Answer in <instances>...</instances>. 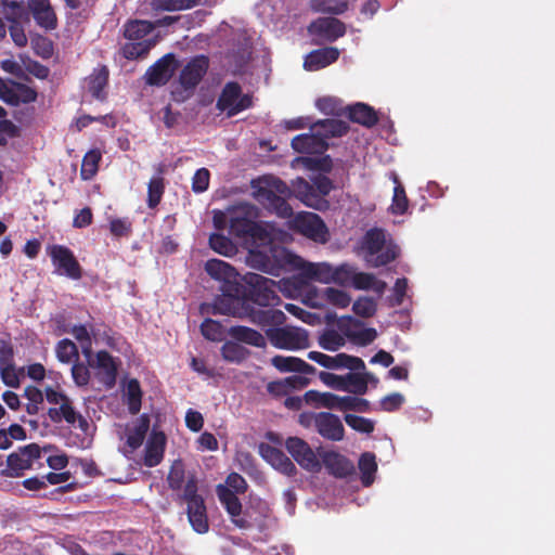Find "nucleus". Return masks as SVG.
<instances>
[{
    "mask_svg": "<svg viewBox=\"0 0 555 555\" xmlns=\"http://www.w3.org/2000/svg\"><path fill=\"white\" fill-rule=\"evenodd\" d=\"M244 317H248L254 324L261 327H278L286 320V315L282 310L274 309V307H268V309H256L251 307L250 304L244 308L243 318Z\"/></svg>",
    "mask_w": 555,
    "mask_h": 555,
    "instance_id": "19",
    "label": "nucleus"
},
{
    "mask_svg": "<svg viewBox=\"0 0 555 555\" xmlns=\"http://www.w3.org/2000/svg\"><path fill=\"white\" fill-rule=\"evenodd\" d=\"M37 98L38 93L34 88L22 82L13 81L12 101L9 102V105L29 104L35 102Z\"/></svg>",
    "mask_w": 555,
    "mask_h": 555,
    "instance_id": "40",
    "label": "nucleus"
},
{
    "mask_svg": "<svg viewBox=\"0 0 555 555\" xmlns=\"http://www.w3.org/2000/svg\"><path fill=\"white\" fill-rule=\"evenodd\" d=\"M56 358L62 363H70L73 360H78V348L74 341L64 338L56 344L55 347Z\"/></svg>",
    "mask_w": 555,
    "mask_h": 555,
    "instance_id": "48",
    "label": "nucleus"
},
{
    "mask_svg": "<svg viewBox=\"0 0 555 555\" xmlns=\"http://www.w3.org/2000/svg\"><path fill=\"white\" fill-rule=\"evenodd\" d=\"M109 70L107 66L101 65L93 69L87 78L88 91L96 100H104L106 96L105 88L108 83Z\"/></svg>",
    "mask_w": 555,
    "mask_h": 555,
    "instance_id": "29",
    "label": "nucleus"
},
{
    "mask_svg": "<svg viewBox=\"0 0 555 555\" xmlns=\"http://www.w3.org/2000/svg\"><path fill=\"white\" fill-rule=\"evenodd\" d=\"M209 68V59L206 55L192 57L181 69L179 86L171 91V98L177 103L190 99Z\"/></svg>",
    "mask_w": 555,
    "mask_h": 555,
    "instance_id": "6",
    "label": "nucleus"
},
{
    "mask_svg": "<svg viewBox=\"0 0 555 555\" xmlns=\"http://www.w3.org/2000/svg\"><path fill=\"white\" fill-rule=\"evenodd\" d=\"M409 207V199L402 184L398 183L393 189L391 211L395 215H403Z\"/></svg>",
    "mask_w": 555,
    "mask_h": 555,
    "instance_id": "57",
    "label": "nucleus"
},
{
    "mask_svg": "<svg viewBox=\"0 0 555 555\" xmlns=\"http://www.w3.org/2000/svg\"><path fill=\"white\" fill-rule=\"evenodd\" d=\"M359 469L361 472L362 485L369 487L372 485L374 474L377 470L375 455L371 452L363 453L359 459Z\"/></svg>",
    "mask_w": 555,
    "mask_h": 555,
    "instance_id": "42",
    "label": "nucleus"
},
{
    "mask_svg": "<svg viewBox=\"0 0 555 555\" xmlns=\"http://www.w3.org/2000/svg\"><path fill=\"white\" fill-rule=\"evenodd\" d=\"M186 478L185 466L182 460L173 461L167 476L168 487L172 491H179L183 488Z\"/></svg>",
    "mask_w": 555,
    "mask_h": 555,
    "instance_id": "45",
    "label": "nucleus"
},
{
    "mask_svg": "<svg viewBox=\"0 0 555 555\" xmlns=\"http://www.w3.org/2000/svg\"><path fill=\"white\" fill-rule=\"evenodd\" d=\"M28 9L39 26L46 29L56 27V15L49 0H28Z\"/></svg>",
    "mask_w": 555,
    "mask_h": 555,
    "instance_id": "26",
    "label": "nucleus"
},
{
    "mask_svg": "<svg viewBox=\"0 0 555 555\" xmlns=\"http://www.w3.org/2000/svg\"><path fill=\"white\" fill-rule=\"evenodd\" d=\"M209 246L216 253L225 257L233 256L236 253V246L223 234L212 233L209 236Z\"/></svg>",
    "mask_w": 555,
    "mask_h": 555,
    "instance_id": "47",
    "label": "nucleus"
},
{
    "mask_svg": "<svg viewBox=\"0 0 555 555\" xmlns=\"http://www.w3.org/2000/svg\"><path fill=\"white\" fill-rule=\"evenodd\" d=\"M291 145L294 151L301 154H321L328 147L327 141L320 132L298 134L293 138Z\"/></svg>",
    "mask_w": 555,
    "mask_h": 555,
    "instance_id": "22",
    "label": "nucleus"
},
{
    "mask_svg": "<svg viewBox=\"0 0 555 555\" xmlns=\"http://www.w3.org/2000/svg\"><path fill=\"white\" fill-rule=\"evenodd\" d=\"M266 336L270 344L279 349L300 350L310 346L309 333L305 328L296 326H278L266 330Z\"/></svg>",
    "mask_w": 555,
    "mask_h": 555,
    "instance_id": "9",
    "label": "nucleus"
},
{
    "mask_svg": "<svg viewBox=\"0 0 555 555\" xmlns=\"http://www.w3.org/2000/svg\"><path fill=\"white\" fill-rule=\"evenodd\" d=\"M345 113L352 122H357L366 128H372L378 121L376 111L362 102L347 106Z\"/></svg>",
    "mask_w": 555,
    "mask_h": 555,
    "instance_id": "28",
    "label": "nucleus"
},
{
    "mask_svg": "<svg viewBox=\"0 0 555 555\" xmlns=\"http://www.w3.org/2000/svg\"><path fill=\"white\" fill-rule=\"evenodd\" d=\"M309 33L333 42L346 34L345 24L335 17H319L309 26Z\"/></svg>",
    "mask_w": 555,
    "mask_h": 555,
    "instance_id": "21",
    "label": "nucleus"
},
{
    "mask_svg": "<svg viewBox=\"0 0 555 555\" xmlns=\"http://www.w3.org/2000/svg\"><path fill=\"white\" fill-rule=\"evenodd\" d=\"M285 448L294 461L305 470L318 474L322 469L319 453L309 443L299 437H289L285 441Z\"/></svg>",
    "mask_w": 555,
    "mask_h": 555,
    "instance_id": "12",
    "label": "nucleus"
},
{
    "mask_svg": "<svg viewBox=\"0 0 555 555\" xmlns=\"http://www.w3.org/2000/svg\"><path fill=\"white\" fill-rule=\"evenodd\" d=\"M244 282L248 287L247 304L254 302L261 307H275L281 298L275 291V281L258 273H247Z\"/></svg>",
    "mask_w": 555,
    "mask_h": 555,
    "instance_id": "8",
    "label": "nucleus"
},
{
    "mask_svg": "<svg viewBox=\"0 0 555 555\" xmlns=\"http://www.w3.org/2000/svg\"><path fill=\"white\" fill-rule=\"evenodd\" d=\"M149 428H150V417L149 415L146 414H142L134 427L129 430L128 435H127V446L132 450H137L139 449L144 439H145V436L149 431Z\"/></svg>",
    "mask_w": 555,
    "mask_h": 555,
    "instance_id": "35",
    "label": "nucleus"
},
{
    "mask_svg": "<svg viewBox=\"0 0 555 555\" xmlns=\"http://www.w3.org/2000/svg\"><path fill=\"white\" fill-rule=\"evenodd\" d=\"M155 29V24L143 20H130L124 25V36L129 41L146 40L145 37Z\"/></svg>",
    "mask_w": 555,
    "mask_h": 555,
    "instance_id": "32",
    "label": "nucleus"
},
{
    "mask_svg": "<svg viewBox=\"0 0 555 555\" xmlns=\"http://www.w3.org/2000/svg\"><path fill=\"white\" fill-rule=\"evenodd\" d=\"M176 57L172 53L165 54L145 73V82L149 86H165L173 76Z\"/></svg>",
    "mask_w": 555,
    "mask_h": 555,
    "instance_id": "17",
    "label": "nucleus"
},
{
    "mask_svg": "<svg viewBox=\"0 0 555 555\" xmlns=\"http://www.w3.org/2000/svg\"><path fill=\"white\" fill-rule=\"evenodd\" d=\"M314 127H320L322 129L320 133L325 138V141L328 138L343 137L349 131L348 122L340 119L319 120Z\"/></svg>",
    "mask_w": 555,
    "mask_h": 555,
    "instance_id": "39",
    "label": "nucleus"
},
{
    "mask_svg": "<svg viewBox=\"0 0 555 555\" xmlns=\"http://www.w3.org/2000/svg\"><path fill=\"white\" fill-rule=\"evenodd\" d=\"M319 378L324 385H326L330 388L341 391L347 389V386L345 384V375L340 376L334 373L321 371L319 372Z\"/></svg>",
    "mask_w": 555,
    "mask_h": 555,
    "instance_id": "62",
    "label": "nucleus"
},
{
    "mask_svg": "<svg viewBox=\"0 0 555 555\" xmlns=\"http://www.w3.org/2000/svg\"><path fill=\"white\" fill-rule=\"evenodd\" d=\"M339 328L350 340L360 346H367L377 337V332L373 327L361 328L359 331H350L345 328L344 322H340Z\"/></svg>",
    "mask_w": 555,
    "mask_h": 555,
    "instance_id": "44",
    "label": "nucleus"
},
{
    "mask_svg": "<svg viewBox=\"0 0 555 555\" xmlns=\"http://www.w3.org/2000/svg\"><path fill=\"white\" fill-rule=\"evenodd\" d=\"M271 364L280 372H294L305 375H312L317 372L315 367L297 357L274 356Z\"/></svg>",
    "mask_w": 555,
    "mask_h": 555,
    "instance_id": "27",
    "label": "nucleus"
},
{
    "mask_svg": "<svg viewBox=\"0 0 555 555\" xmlns=\"http://www.w3.org/2000/svg\"><path fill=\"white\" fill-rule=\"evenodd\" d=\"M101 159L102 155L99 150H91L86 153L81 164L80 177L83 180L92 179L99 170V163Z\"/></svg>",
    "mask_w": 555,
    "mask_h": 555,
    "instance_id": "43",
    "label": "nucleus"
},
{
    "mask_svg": "<svg viewBox=\"0 0 555 555\" xmlns=\"http://www.w3.org/2000/svg\"><path fill=\"white\" fill-rule=\"evenodd\" d=\"M319 449V455L321 457L322 466H324L327 473L336 478H346L354 472L353 463L345 455L336 451H321Z\"/></svg>",
    "mask_w": 555,
    "mask_h": 555,
    "instance_id": "18",
    "label": "nucleus"
},
{
    "mask_svg": "<svg viewBox=\"0 0 555 555\" xmlns=\"http://www.w3.org/2000/svg\"><path fill=\"white\" fill-rule=\"evenodd\" d=\"M253 99L249 94H243L242 87L236 81H229L224 85L218 96L216 108L225 112L228 117L251 107Z\"/></svg>",
    "mask_w": 555,
    "mask_h": 555,
    "instance_id": "10",
    "label": "nucleus"
},
{
    "mask_svg": "<svg viewBox=\"0 0 555 555\" xmlns=\"http://www.w3.org/2000/svg\"><path fill=\"white\" fill-rule=\"evenodd\" d=\"M339 57V50L335 47H325L308 53L304 61V68L309 72L320 70Z\"/></svg>",
    "mask_w": 555,
    "mask_h": 555,
    "instance_id": "24",
    "label": "nucleus"
},
{
    "mask_svg": "<svg viewBox=\"0 0 555 555\" xmlns=\"http://www.w3.org/2000/svg\"><path fill=\"white\" fill-rule=\"evenodd\" d=\"M353 312L362 318H371L376 313L377 305L373 298L359 297L352 305Z\"/></svg>",
    "mask_w": 555,
    "mask_h": 555,
    "instance_id": "56",
    "label": "nucleus"
},
{
    "mask_svg": "<svg viewBox=\"0 0 555 555\" xmlns=\"http://www.w3.org/2000/svg\"><path fill=\"white\" fill-rule=\"evenodd\" d=\"M345 344V338L335 330H326L319 337V345L324 350L336 351Z\"/></svg>",
    "mask_w": 555,
    "mask_h": 555,
    "instance_id": "51",
    "label": "nucleus"
},
{
    "mask_svg": "<svg viewBox=\"0 0 555 555\" xmlns=\"http://www.w3.org/2000/svg\"><path fill=\"white\" fill-rule=\"evenodd\" d=\"M285 309L292 315L298 318L302 322L310 324V325L315 324L317 321L319 320V317L315 313L305 310L304 308H301L297 305H294V304H286Z\"/></svg>",
    "mask_w": 555,
    "mask_h": 555,
    "instance_id": "64",
    "label": "nucleus"
},
{
    "mask_svg": "<svg viewBox=\"0 0 555 555\" xmlns=\"http://www.w3.org/2000/svg\"><path fill=\"white\" fill-rule=\"evenodd\" d=\"M216 491L221 505L230 515L231 521L235 527L240 529L249 528L250 522L241 516L243 506L237 495L223 485H218Z\"/></svg>",
    "mask_w": 555,
    "mask_h": 555,
    "instance_id": "15",
    "label": "nucleus"
},
{
    "mask_svg": "<svg viewBox=\"0 0 555 555\" xmlns=\"http://www.w3.org/2000/svg\"><path fill=\"white\" fill-rule=\"evenodd\" d=\"M221 356L225 361L240 363L245 360L247 351L244 347L234 341H225L221 349Z\"/></svg>",
    "mask_w": 555,
    "mask_h": 555,
    "instance_id": "52",
    "label": "nucleus"
},
{
    "mask_svg": "<svg viewBox=\"0 0 555 555\" xmlns=\"http://www.w3.org/2000/svg\"><path fill=\"white\" fill-rule=\"evenodd\" d=\"M165 192V181L162 177H154L147 185V206L155 208L162 201Z\"/></svg>",
    "mask_w": 555,
    "mask_h": 555,
    "instance_id": "50",
    "label": "nucleus"
},
{
    "mask_svg": "<svg viewBox=\"0 0 555 555\" xmlns=\"http://www.w3.org/2000/svg\"><path fill=\"white\" fill-rule=\"evenodd\" d=\"M44 396L51 405L47 414L52 423L65 422L70 426L77 424L81 430H87L89 427L87 420L75 409L73 400L63 390L47 386Z\"/></svg>",
    "mask_w": 555,
    "mask_h": 555,
    "instance_id": "3",
    "label": "nucleus"
},
{
    "mask_svg": "<svg viewBox=\"0 0 555 555\" xmlns=\"http://www.w3.org/2000/svg\"><path fill=\"white\" fill-rule=\"evenodd\" d=\"M362 248L365 253V261L372 268L387 266L395 261L400 253L393 242L386 241L385 231L378 228H373L364 234Z\"/></svg>",
    "mask_w": 555,
    "mask_h": 555,
    "instance_id": "2",
    "label": "nucleus"
},
{
    "mask_svg": "<svg viewBox=\"0 0 555 555\" xmlns=\"http://www.w3.org/2000/svg\"><path fill=\"white\" fill-rule=\"evenodd\" d=\"M247 263L253 269L273 276H279L283 270H298L299 274L309 281L331 283L333 267L326 262H307L283 246L273 245L267 250H249Z\"/></svg>",
    "mask_w": 555,
    "mask_h": 555,
    "instance_id": "1",
    "label": "nucleus"
},
{
    "mask_svg": "<svg viewBox=\"0 0 555 555\" xmlns=\"http://www.w3.org/2000/svg\"><path fill=\"white\" fill-rule=\"evenodd\" d=\"M315 431L330 441H340L345 436V428L340 418L330 412H319Z\"/></svg>",
    "mask_w": 555,
    "mask_h": 555,
    "instance_id": "20",
    "label": "nucleus"
},
{
    "mask_svg": "<svg viewBox=\"0 0 555 555\" xmlns=\"http://www.w3.org/2000/svg\"><path fill=\"white\" fill-rule=\"evenodd\" d=\"M155 44L154 40L130 41L121 48L122 55L127 60L145 57Z\"/></svg>",
    "mask_w": 555,
    "mask_h": 555,
    "instance_id": "41",
    "label": "nucleus"
},
{
    "mask_svg": "<svg viewBox=\"0 0 555 555\" xmlns=\"http://www.w3.org/2000/svg\"><path fill=\"white\" fill-rule=\"evenodd\" d=\"M259 454L268 462L274 469L279 470L287 477H294L298 470L292 460L280 449L269 444L260 443Z\"/></svg>",
    "mask_w": 555,
    "mask_h": 555,
    "instance_id": "16",
    "label": "nucleus"
},
{
    "mask_svg": "<svg viewBox=\"0 0 555 555\" xmlns=\"http://www.w3.org/2000/svg\"><path fill=\"white\" fill-rule=\"evenodd\" d=\"M324 297L330 304L338 308H346L351 302V297L345 291L334 287H327L324 291Z\"/></svg>",
    "mask_w": 555,
    "mask_h": 555,
    "instance_id": "59",
    "label": "nucleus"
},
{
    "mask_svg": "<svg viewBox=\"0 0 555 555\" xmlns=\"http://www.w3.org/2000/svg\"><path fill=\"white\" fill-rule=\"evenodd\" d=\"M258 216L254 205L240 203L229 210L230 232L237 237L260 238L264 230L256 222Z\"/></svg>",
    "mask_w": 555,
    "mask_h": 555,
    "instance_id": "7",
    "label": "nucleus"
},
{
    "mask_svg": "<svg viewBox=\"0 0 555 555\" xmlns=\"http://www.w3.org/2000/svg\"><path fill=\"white\" fill-rule=\"evenodd\" d=\"M47 254L57 274L72 280L82 278V268L70 248L65 245L53 244L47 247Z\"/></svg>",
    "mask_w": 555,
    "mask_h": 555,
    "instance_id": "11",
    "label": "nucleus"
},
{
    "mask_svg": "<svg viewBox=\"0 0 555 555\" xmlns=\"http://www.w3.org/2000/svg\"><path fill=\"white\" fill-rule=\"evenodd\" d=\"M228 333L232 338H234L237 341L258 348L266 347L264 336L254 328L243 325H235L231 326Z\"/></svg>",
    "mask_w": 555,
    "mask_h": 555,
    "instance_id": "31",
    "label": "nucleus"
},
{
    "mask_svg": "<svg viewBox=\"0 0 555 555\" xmlns=\"http://www.w3.org/2000/svg\"><path fill=\"white\" fill-rule=\"evenodd\" d=\"M220 291L221 296L216 298L212 313L243 318L244 308L248 305L247 285L233 278L221 282Z\"/></svg>",
    "mask_w": 555,
    "mask_h": 555,
    "instance_id": "5",
    "label": "nucleus"
},
{
    "mask_svg": "<svg viewBox=\"0 0 555 555\" xmlns=\"http://www.w3.org/2000/svg\"><path fill=\"white\" fill-rule=\"evenodd\" d=\"M206 272L215 280L225 281L228 279L237 278L238 273L228 262L220 259H210L205 263Z\"/></svg>",
    "mask_w": 555,
    "mask_h": 555,
    "instance_id": "36",
    "label": "nucleus"
},
{
    "mask_svg": "<svg viewBox=\"0 0 555 555\" xmlns=\"http://www.w3.org/2000/svg\"><path fill=\"white\" fill-rule=\"evenodd\" d=\"M31 467V463L18 450L8 455L7 468L1 470V476L11 478L22 477L24 472Z\"/></svg>",
    "mask_w": 555,
    "mask_h": 555,
    "instance_id": "33",
    "label": "nucleus"
},
{
    "mask_svg": "<svg viewBox=\"0 0 555 555\" xmlns=\"http://www.w3.org/2000/svg\"><path fill=\"white\" fill-rule=\"evenodd\" d=\"M352 286L361 291L373 289L375 293L382 295L387 284L384 281L377 280L373 273L354 271Z\"/></svg>",
    "mask_w": 555,
    "mask_h": 555,
    "instance_id": "34",
    "label": "nucleus"
},
{
    "mask_svg": "<svg viewBox=\"0 0 555 555\" xmlns=\"http://www.w3.org/2000/svg\"><path fill=\"white\" fill-rule=\"evenodd\" d=\"M351 371L345 375V384L347 386L345 391L362 396L367 391V378L363 376V373Z\"/></svg>",
    "mask_w": 555,
    "mask_h": 555,
    "instance_id": "49",
    "label": "nucleus"
},
{
    "mask_svg": "<svg viewBox=\"0 0 555 555\" xmlns=\"http://www.w3.org/2000/svg\"><path fill=\"white\" fill-rule=\"evenodd\" d=\"M201 0H152V8L156 11H181L197 5Z\"/></svg>",
    "mask_w": 555,
    "mask_h": 555,
    "instance_id": "46",
    "label": "nucleus"
},
{
    "mask_svg": "<svg viewBox=\"0 0 555 555\" xmlns=\"http://www.w3.org/2000/svg\"><path fill=\"white\" fill-rule=\"evenodd\" d=\"M166 448V436L163 431H152L144 450V465L155 467L164 459Z\"/></svg>",
    "mask_w": 555,
    "mask_h": 555,
    "instance_id": "25",
    "label": "nucleus"
},
{
    "mask_svg": "<svg viewBox=\"0 0 555 555\" xmlns=\"http://www.w3.org/2000/svg\"><path fill=\"white\" fill-rule=\"evenodd\" d=\"M202 335L211 341H221L224 336L223 326L220 322L212 319H205L201 324Z\"/></svg>",
    "mask_w": 555,
    "mask_h": 555,
    "instance_id": "54",
    "label": "nucleus"
},
{
    "mask_svg": "<svg viewBox=\"0 0 555 555\" xmlns=\"http://www.w3.org/2000/svg\"><path fill=\"white\" fill-rule=\"evenodd\" d=\"M142 390L138 379L132 378L126 387V404L130 414L135 415L140 412L142 405Z\"/></svg>",
    "mask_w": 555,
    "mask_h": 555,
    "instance_id": "38",
    "label": "nucleus"
},
{
    "mask_svg": "<svg viewBox=\"0 0 555 555\" xmlns=\"http://www.w3.org/2000/svg\"><path fill=\"white\" fill-rule=\"evenodd\" d=\"M345 422L353 430L362 434H371L374 430V423L371 420L365 418L363 416L346 414Z\"/></svg>",
    "mask_w": 555,
    "mask_h": 555,
    "instance_id": "58",
    "label": "nucleus"
},
{
    "mask_svg": "<svg viewBox=\"0 0 555 555\" xmlns=\"http://www.w3.org/2000/svg\"><path fill=\"white\" fill-rule=\"evenodd\" d=\"M292 196V189L279 178L272 179L266 186H260L255 192L256 201L264 209L284 219L293 216V208L288 204Z\"/></svg>",
    "mask_w": 555,
    "mask_h": 555,
    "instance_id": "4",
    "label": "nucleus"
},
{
    "mask_svg": "<svg viewBox=\"0 0 555 555\" xmlns=\"http://www.w3.org/2000/svg\"><path fill=\"white\" fill-rule=\"evenodd\" d=\"M189 522L193 530L199 534H204L209 530V521L205 501L189 504L186 507Z\"/></svg>",
    "mask_w": 555,
    "mask_h": 555,
    "instance_id": "30",
    "label": "nucleus"
},
{
    "mask_svg": "<svg viewBox=\"0 0 555 555\" xmlns=\"http://www.w3.org/2000/svg\"><path fill=\"white\" fill-rule=\"evenodd\" d=\"M182 489V499L186 502V505L204 501L203 496L197 494V478L194 473L188 474L185 485L183 486Z\"/></svg>",
    "mask_w": 555,
    "mask_h": 555,
    "instance_id": "55",
    "label": "nucleus"
},
{
    "mask_svg": "<svg viewBox=\"0 0 555 555\" xmlns=\"http://www.w3.org/2000/svg\"><path fill=\"white\" fill-rule=\"evenodd\" d=\"M210 172L207 168H199L192 178V190L195 193H203L209 186Z\"/></svg>",
    "mask_w": 555,
    "mask_h": 555,
    "instance_id": "61",
    "label": "nucleus"
},
{
    "mask_svg": "<svg viewBox=\"0 0 555 555\" xmlns=\"http://www.w3.org/2000/svg\"><path fill=\"white\" fill-rule=\"evenodd\" d=\"M295 229L315 243L328 241V230L322 218L313 212L299 214L295 218Z\"/></svg>",
    "mask_w": 555,
    "mask_h": 555,
    "instance_id": "14",
    "label": "nucleus"
},
{
    "mask_svg": "<svg viewBox=\"0 0 555 555\" xmlns=\"http://www.w3.org/2000/svg\"><path fill=\"white\" fill-rule=\"evenodd\" d=\"M4 7V13L10 22L21 21L28 16V7L23 1L7 0L2 1Z\"/></svg>",
    "mask_w": 555,
    "mask_h": 555,
    "instance_id": "53",
    "label": "nucleus"
},
{
    "mask_svg": "<svg viewBox=\"0 0 555 555\" xmlns=\"http://www.w3.org/2000/svg\"><path fill=\"white\" fill-rule=\"evenodd\" d=\"M340 411H357V412H369L370 402L366 399L345 396L341 398Z\"/></svg>",
    "mask_w": 555,
    "mask_h": 555,
    "instance_id": "60",
    "label": "nucleus"
},
{
    "mask_svg": "<svg viewBox=\"0 0 555 555\" xmlns=\"http://www.w3.org/2000/svg\"><path fill=\"white\" fill-rule=\"evenodd\" d=\"M294 192L297 193L298 197L310 207L320 208L319 203H321V198L314 194V186L312 183H309L304 178H297L293 182Z\"/></svg>",
    "mask_w": 555,
    "mask_h": 555,
    "instance_id": "37",
    "label": "nucleus"
},
{
    "mask_svg": "<svg viewBox=\"0 0 555 555\" xmlns=\"http://www.w3.org/2000/svg\"><path fill=\"white\" fill-rule=\"evenodd\" d=\"M308 359L318 363L319 365L327 370H341L348 369L350 371H363L365 370L364 361L356 356L347 353H338L336 356H328L320 351H310Z\"/></svg>",
    "mask_w": 555,
    "mask_h": 555,
    "instance_id": "13",
    "label": "nucleus"
},
{
    "mask_svg": "<svg viewBox=\"0 0 555 555\" xmlns=\"http://www.w3.org/2000/svg\"><path fill=\"white\" fill-rule=\"evenodd\" d=\"M72 377L78 387L87 386L90 382V371L86 364L75 362L72 366Z\"/></svg>",
    "mask_w": 555,
    "mask_h": 555,
    "instance_id": "63",
    "label": "nucleus"
},
{
    "mask_svg": "<svg viewBox=\"0 0 555 555\" xmlns=\"http://www.w3.org/2000/svg\"><path fill=\"white\" fill-rule=\"evenodd\" d=\"M95 367L98 369V377L100 382L107 388H112L116 384L117 363L112 354L106 350H100L95 354Z\"/></svg>",
    "mask_w": 555,
    "mask_h": 555,
    "instance_id": "23",
    "label": "nucleus"
}]
</instances>
